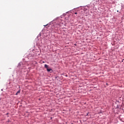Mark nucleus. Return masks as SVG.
Wrapping results in <instances>:
<instances>
[{"instance_id": "nucleus-3", "label": "nucleus", "mask_w": 124, "mask_h": 124, "mask_svg": "<svg viewBox=\"0 0 124 124\" xmlns=\"http://www.w3.org/2000/svg\"><path fill=\"white\" fill-rule=\"evenodd\" d=\"M20 92H21V91H20V90L18 91H17V93H16V95H17V94H18V93H20Z\"/></svg>"}, {"instance_id": "nucleus-4", "label": "nucleus", "mask_w": 124, "mask_h": 124, "mask_svg": "<svg viewBox=\"0 0 124 124\" xmlns=\"http://www.w3.org/2000/svg\"><path fill=\"white\" fill-rule=\"evenodd\" d=\"M75 14H77V13H75Z\"/></svg>"}, {"instance_id": "nucleus-5", "label": "nucleus", "mask_w": 124, "mask_h": 124, "mask_svg": "<svg viewBox=\"0 0 124 124\" xmlns=\"http://www.w3.org/2000/svg\"><path fill=\"white\" fill-rule=\"evenodd\" d=\"M6 115H8V113H7L6 114Z\"/></svg>"}, {"instance_id": "nucleus-1", "label": "nucleus", "mask_w": 124, "mask_h": 124, "mask_svg": "<svg viewBox=\"0 0 124 124\" xmlns=\"http://www.w3.org/2000/svg\"><path fill=\"white\" fill-rule=\"evenodd\" d=\"M45 68H46V69H47V68H49V67L47 64H45Z\"/></svg>"}, {"instance_id": "nucleus-2", "label": "nucleus", "mask_w": 124, "mask_h": 124, "mask_svg": "<svg viewBox=\"0 0 124 124\" xmlns=\"http://www.w3.org/2000/svg\"><path fill=\"white\" fill-rule=\"evenodd\" d=\"M47 71H48V72H50V71H51V70H52V69H49V68H48L47 69H46Z\"/></svg>"}]
</instances>
